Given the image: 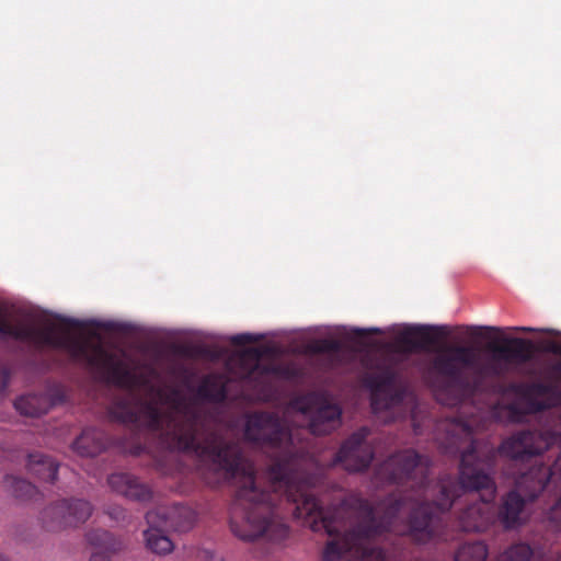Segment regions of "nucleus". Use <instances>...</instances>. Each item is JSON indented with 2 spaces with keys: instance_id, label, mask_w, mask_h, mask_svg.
I'll use <instances>...</instances> for the list:
<instances>
[{
  "instance_id": "nucleus-1",
  "label": "nucleus",
  "mask_w": 561,
  "mask_h": 561,
  "mask_svg": "<svg viewBox=\"0 0 561 561\" xmlns=\"http://www.w3.org/2000/svg\"><path fill=\"white\" fill-rule=\"evenodd\" d=\"M457 342L447 345L431 362L436 396L450 407L473 401L484 393L491 378V327L458 328Z\"/></svg>"
},
{
  "instance_id": "nucleus-2",
  "label": "nucleus",
  "mask_w": 561,
  "mask_h": 561,
  "mask_svg": "<svg viewBox=\"0 0 561 561\" xmlns=\"http://www.w3.org/2000/svg\"><path fill=\"white\" fill-rule=\"evenodd\" d=\"M550 485L561 490V450L551 466L536 461L528 471L518 477L517 490L507 493L501 508L505 527L516 528L523 525L527 519L526 501H534Z\"/></svg>"
},
{
  "instance_id": "nucleus-3",
  "label": "nucleus",
  "mask_w": 561,
  "mask_h": 561,
  "mask_svg": "<svg viewBox=\"0 0 561 561\" xmlns=\"http://www.w3.org/2000/svg\"><path fill=\"white\" fill-rule=\"evenodd\" d=\"M92 503L82 497L57 500L47 505L39 514L42 527L51 533L78 528L91 517Z\"/></svg>"
},
{
  "instance_id": "nucleus-4",
  "label": "nucleus",
  "mask_w": 561,
  "mask_h": 561,
  "mask_svg": "<svg viewBox=\"0 0 561 561\" xmlns=\"http://www.w3.org/2000/svg\"><path fill=\"white\" fill-rule=\"evenodd\" d=\"M506 330L518 332H536L537 329L530 327L500 328L493 325V360L502 359L508 364L523 365L529 362L534 355V343L530 340L522 337H506L501 340ZM551 335H557L554 330H542Z\"/></svg>"
},
{
  "instance_id": "nucleus-5",
  "label": "nucleus",
  "mask_w": 561,
  "mask_h": 561,
  "mask_svg": "<svg viewBox=\"0 0 561 561\" xmlns=\"http://www.w3.org/2000/svg\"><path fill=\"white\" fill-rule=\"evenodd\" d=\"M554 440V435L548 432L519 431L502 443L501 451L515 461L530 462L548 449Z\"/></svg>"
},
{
  "instance_id": "nucleus-6",
  "label": "nucleus",
  "mask_w": 561,
  "mask_h": 561,
  "mask_svg": "<svg viewBox=\"0 0 561 561\" xmlns=\"http://www.w3.org/2000/svg\"><path fill=\"white\" fill-rule=\"evenodd\" d=\"M367 427H360L344 440L334 456L333 465H341L348 472H362L368 469L374 459V448L367 442Z\"/></svg>"
},
{
  "instance_id": "nucleus-7",
  "label": "nucleus",
  "mask_w": 561,
  "mask_h": 561,
  "mask_svg": "<svg viewBox=\"0 0 561 561\" xmlns=\"http://www.w3.org/2000/svg\"><path fill=\"white\" fill-rule=\"evenodd\" d=\"M302 412L309 415V432L313 435L330 434L341 425V407L325 396H309Z\"/></svg>"
},
{
  "instance_id": "nucleus-8",
  "label": "nucleus",
  "mask_w": 561,
  "mask_h": 561,
  "mask_svg": "<svg viewBox=\"0 0 561 561\" xmlns=\"http://www.w3.org/2000/svg\"><path fill=\"white\" fill-rule=\"evenodd\" d=\"M397 375L387 367L368 376L374 410H388L402 403L404 391L396 386Z\"/></svg>"
},
{
  "instance_id": "nucleus-9",
  "label": "nucleus",
  "mask_w": 561,
  "mask_h": 561,
  "mask_svg": "<svg viewBox=\"0 0 561 561\" xmlns=\"http://www.w3.org/2000/svg\"><path fill=\"white\" fill-rule=\"evenodd\" d=\"M148 525H154L157 522L165 529L184 533L190 530L196 520L195 512L182 504L171 506H159L146 514Z\"/></svg>"
},
{
  "instance_id": "nucleus-10",
  "label": "nucleus",
  "mask_w": 561,
  "mask_h": 561,
  "mask_svg": "<svg viewBox=\"0 0 561 561\" xmlns=\"http://www.w3.org/2000/svg\"><path fill=\"white\" fill-rule=\"evenodd\" d=\"M447 335L445 327L407 325L396 336V342L407 351H423L436 345Z\"/></svg>"
},
{
  "instance_id": "nucleus-11",
  "label": "nucleus",
  "mask_w": 561,
  "mask_h": 561,
  "mask_svg": "<svg viewBox=\"0 0 561 561\" xmlns=\"http://www.w3.org/2000/svg\"><path fill=\"white\" fill-rule=\"evenodd\" d=\"M106 481L112 492L129 501L146 504L153 499L151 486L133 473L114 472Z\"/></svg>"
},
{
  "instance_id": "nucleus-12",
  "label": "nucleus",
  "mask_w": 561,
  "mask_h": 561,
  "mask_svg": "<svg viewBox=\"0 0 561 561\" xmlns=\"http://www.w3.org/2000/svg\"><path fill=\"white\" fill-rule=\"evenodd\" d=\"M462 531H485L491 527V503L479 494H472L467 507L457 517Z\"/></svg>"
},
{
  "instance_id": "nucleus-13",
  "label": "nucleus",
  "mask_w": 561,
  "mask_h": 561,
  "mask_svg": "<svg viewBox=\"0 0 561 561\" xmlns=\"http://www.w3.org/2000/svg\"><path fill=\"white\" fill-rule=\"evenodd\" d=\"M267 350L264 347L252 346L244 348L238 357L241 368L240 378L247 381L255 379L256 376H266L272 373H277V367L262 365L261 358L266 354Z\"/></svg>"
},
{
  "instance_id": "nucleus-14",
  "label": "nucleus",
  "mask_w": 561,
  "mask_h": 561,
  "mask_svg": "<svg viewBox=\"0 0 561 561\" xmlns=\"http://www.w3.org/2000/svg\"><path fill=\"white\" fill-rule=\"evenodd\" d=\"M110 439L104 431L88 427L72 444V449L81 457H94L108 446Z\"/></svg>"
},
{
  "instance_id": "nucleus-15",
  "label": "nucleus",
  "mask_w": 561,
  "mask_h": 561,
  "mask_svg": "<svg viewBox=\"0 0 561 561\" xmlns=\"http://www.w3.org/2000/svg\"><path fill=\"white\" fill-rule=\"evenodd\" d=\"M56 404V399L47 392L30 393L18 398L14 402L16 411L22 415L38 417L46 414Z\"/></svg>"
},
{
  "instance_id": "nucleus-16",
  "label": "nucleus",
  "mask_w": 561,
  "mask_h": 561,
  "mask_svg": "<svg viewBox=\"0 0 561 561\" xmlns=\"http://www.w3.org/2000/svg\"><path fill=\"white\" fill-rule=\"evenodd\" d=\"M26 466L28 472L42 481L54 483L57 479L59 465L47 455L30 454Z\"/></svg>"
},
{
  "instance_id": "nucleus-17",
  "label": "nucleus",
  "mask_w": 561,
  "mask_h": 561,
  "mask_svg": "<svg viewBox=\"0 0 561 561\" xmlns=\"http://www.w3.org/2000/svg\"><path fill=\"white\" fill-rule=\"evenodd\" d=\"M87 542L100 550V553H116L123 548V542L105 529H91L85 534Z\"/></svg>"
},
{
  "instance_id": "nucleus-18",
  "label": "nucleus",
  "mask_w": 561,
  "mask_h": 561,
  "mask_svg": "<svg viewBox=\"0 0 561 561\" xmlns=\"http://www.w3.org/2000/svg\"><path fill=\"white\" fill-rule=\"evenodd\" d=\"M164 527L158 522L154 525H149V528L144 531V537L147 548L158 554H165L173 550V543L170 538L164 534Z\"/></svg>"
},
{
  "instance_id": "nucleus-19",
  "label": "nucleus",
  "mask_w": 561,
  "mask_h": 561,
  "mask_svg": "<svg viewBox=\"0 0 561 561\" xmlns=\"http://www.w3.org/2000/svg\"><path fill=\"white\" fill-rule=\"evenodd\" d=\"M197 394L211 402H222L227 397L226 386L215 376H207L197 388Z\"/></svg>"
},
{
  "instance_id": "nucleus-20",
  "label": "nucleus",
  "mask_w": 561,
  "mask_h": 561,
  "mask_svg": "<svg viewBox=\"0 0 561 561\" xmlns=\"http://www.w3.org/2000/svg\"><path fill=\"white\" fill-rule=\"evenodd\" d=\"M511 390L519 398L533 401L551 392L549 383L541 381L515 382L511 385Z\"/></svg>"
},
{
  "instance_id": "nucleus-21",
  "label": "nucleus",
  "mask_w": 561,
  "mask_h": 561,
  "mask_svg": "<svg viewBox=\"0 0 561 561\" xmlns=\"http://www.w3.org/2000/svg\"><path fill=\"white\" fill-rule=\"evenodd\" d=\"M4 484L11 494L20 500H31L37 494V489L34 484L14 476H7Z\"/></svg>"
},
{
  "instance_id": "nucleus-22",
  "label": "nucleus",
  "mask_w": 561,
  "mask_h": 561,
  "mask_svg": "<svg viewBox=\"0 0 561 561\" xmlns=\"http://www.w3.org/2000/svg\"><path fill=\"white\" fill-rule=\"evenodd\" d=\"M486 546L480 541L463 543L455 553V561H485Z\"/></svg>"
},
{
  "instance_id": "nucleus-23",
  "label": "nucleus",
  "mask_w": 561,
  "mask_h": 561,
  "mask_svg": "<svg viewBox=\"0 0 561 561\" xmlns=\"http://www.w3.org/2000/svg\"><path fill=\"white\" fill-rule=\"evenodd\" d=\"M342 348L341 342L334 339H320L311 343L310 350L316 354L337 353Z\"/></svg>"
},
{
  "instance_id": "nucleus-24",
  "label": "nucleus",
  "mask_w": 561,
  "mask_h": 561,
  "mask_svg": "<svg viewBox=\"0 0 561 561\" xmlns=\"http://www.w3.org/2000/svg\"><path fill=\"white\" fill-rule=\"evenodd\" d=\"M105 514L111 519H113V520H115L117 523H123L128 517L127 511L124 507L119 506V505H114V506L107 507V510L105 511Z\"/></svg>"
},
{
  "instance_id": "nucleus-25",
  "label": "nucleus",
  "mask_w": 561,
  "mask_h": 561,
  "mask_svg": "<svg viewBox=\"0 0 561 561\" xmlns=\"http://www.w3.org/2000/svg\"><path fill=\"white\" fill-rule=\"evenodd\" d=\"M261 336L253 335L251 333L236 334L230 337V342L237 346H243L250 343L260 341Z\"/></svg>"
},
{
  "instance_id": "nucleus-26",
  "label": "nucleus",
  "mask_w": 561,
  "mask_h": 561,
  "mask_svg": "<svg viewBox=\"0 0 561 561\" xmlns=\"http://www.w3.org/2000/svg\"><path fill=\"white\" fill-rule=\"evenodd\" d=\"M548 520L556 528H560L561 527V497L550 508V511L548 513Z\"/></svg>"
},
{
  "instance_id": "nucleus-27",
  "label": "nucleus",
  "mask_w": 561,
  "mask_h": 561,
  "mask_svg": "<svg viewBox=\"0 0 561 561\" xmlns=\"http://www.w3.org/2000/svg\"><path fill=\"white\" fill-rule=\"evenodd\" d=\"M548 378L554 382H561V360L552 364L548 368Z\"/></svg>"
},
{
  "instance_id": "nucleus-28",
  "label": "nucleus",
  "mask_w": 561,
  "mask_h": 561,
  "mask_svg": "<svg viewBox=\"0 0 561 561\" xmlns=\"http://www.w3.org/2000/svg\"><path fill=\"white\" fill-rule=\"evenodd\" d=\"M10 380V369L7 365L0 363V392L3 391Z\"/></svg>"
},
{
  "instance_id": "nucleus-29",
  "label": "nucleus",
  "mask_w": 561,
  "mask_h": 561,
  "mask_svg": "<svg viewBox=\"0 0 561 561\" xmlns=\"http://www.w3.org/2000/svg\"><path fill=\"white\" fill-rule=\"evenodd\" d=\"M89 561H110V558L107 554L94 552L92 553Z\"/></svg>"
},
{
  "instance_id": "nucleus-30",
  "label": "nucleus",
  "mask_w": 561,
  "mask_h": 561,
  "mask_svg": "<svg viewBox=\"0 0 561 561\" xmlns=\"http://www.w3.org/2000/svg\"><path fill=\"white\" fill-rule=\"evenodd\" d=\"M354 332L357 336H365L368 334V331L365 329H356Z\"/></svg>"
},
{
  "instance_id": "nucleus-31",
  "label": "nucleus",
  "mask_w": 561,
  "mask_h": 561,
  "mask_svg": "<svg viewBox=\"0 0 561 561\" xmlns=\"http://www.w3.org/2000/svg\"><path fill=\"white\" fill-rule=\"evenodd\" d=\"M66 322H67V324L71 325V327H78L79 325L78 321H76V320H66Z\"/></svg>"
},
{
  "instance_id": "nucleus-32",
  "label": "nucleus",
  "mask_w": 561,
  "mask_h": 561,
  "mask_svg": "<svg viewBox=\"0 0 561 561\" xmlns=\"http://www.w3.org/2000/svg\"><path fill=\"white\" fill-rule=\"evenodd\" d=\"M492 492H493V496L495 495V492H496V486H495V483L493 482V489H492Z\"/></svg>"
},
{
  "instance_id": "nucleus-33",
  "label": "nucleus",
  "mask_w": 561,
  "mask_h": 561,
  "mask_svg": "<svg viewBox=\"0 0 561 561\" xmlns=\"http://www.w3.org/2000/svg\"><path fill=\"white\" fill-rule=\"evenodd\" d=\"M492 411H493V419H494L495 417V405L494 404H493Z\"/></svg>"
},
{
  "instance_id": "nucleus-34",
  "label": "nucleus",
  "mask_w": 561,
  "mask_h": 561,
  "mask_svg": "<svg viewBox=\"0 0 561 561\" xmlns=\"http://www.w3.org/2000/svg\"><path fill=\"white\" fill-rule=\"evenodd\" d=\"M370 331H371V332H374V333H379V330H378V329H373V330H370Z\"/></svg>"
},
{
  "instance_id": "nucleus-35",
  "label": "nucleus",
  "mask_w": 561,
  "mask_h": 561,
  "mask_svg": "<svg viewBox=\"0 0 561 561\" xmlns=\"http://www.w3.org/2000/svg\"><path fill=\"white\" fill-rule=\"evenodd\" d=\"M0 561H7L1 553H0Z\"/></svg>"
},
{
  "instance_id": "nucleus-36",
  "label": "nucleus",
  "mask_w": 561,
  "mask_h": 561,
  "mask_svg": "<svg viewBox=\"0 0 561 561\" xmlns=\"http://www.w3.org/2000/svg\"><path fill=\"white\" fill-rule=\"evenodd\" d=\"M492 371H493V376H494V375H495V373H496V371H495V367H494V366H493V368H492Z\"/></svg>"
},
{
  "instance_id": "nucleus-37",
  "label": "nucleus",
  "mask_w": 561,
  "mask_h": 561,
  "mask_svg": "<svg viewBox=\"0 0 561 561\" xmlns=\"http://www.w3.org/2000/svg\"><path fill=\"white\" fill-rule=\"evenodd\" d=\"M557 561H561V553L559 554Z\"/></svg>"
}]
</instances>
